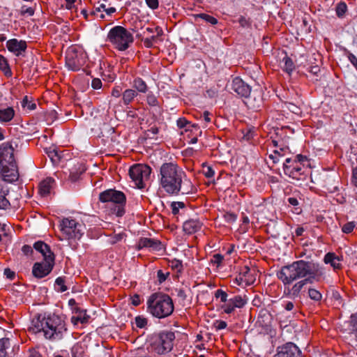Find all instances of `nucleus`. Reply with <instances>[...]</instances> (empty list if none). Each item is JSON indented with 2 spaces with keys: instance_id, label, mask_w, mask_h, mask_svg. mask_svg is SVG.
I'll list each match as a JSON object with an SVG mask.
<instances>
[{
  "instance_id": "obj_48",
  "label": "nucleus",
  "mask_w": 357,
  "mask_h": 357,
  "mask_svg": "<svg viewBox=\"0 0 357 357\" xmlns=\"http://www.w3.org/2000/svg\"><path fill=\"white\" fill-rule=\"evenodd\" d=\"M294 162L295 165H298L301 167V165L304 166V163L307 162V158L306 156L298 154L294 159Z\"/></svg>"
},
{
  "instance_id": "obj_29",
  "label": "nucleus",
  "mask_w": 357,
  "mask_h": 357,
  "mask_svg": "<svg viewBox=\"0 0 357 357\" xmlns=\"http://www.w3.org/2000/svg\"><path fill=\"white\" fill-rule=\"evenodd\" d=\"M137 96V92L135 90L128 89L122 93V101L123 105H128Z\"/></svg>"
},
{
  "instance_id": "obj_31",
  "label": "nucleus",
  "mask_w": 357,
  "mask_h": 357,
  "mask_svg": "<svg viewBox=\"0 0 357 357\" xmlns=\"http://www.w3.org/2000/svg\"><path fill=\"white\" fill-rule=\"evenodd\" d=\"M132 86L139 93H145L148 91V86L146 82L140 77H137L134 79Z\"/></svg>"
},
{
  "instance_id": "obj_58",
  "label": "nucleus",
  "mask_w": 357,
  "mask_h": 357,
  "mask_svg": "<svg viewBox=\"0 0 357 357\" xmlns=\"http://www.w3.org/2000/svg\"><path fill=\"white\" fill-rule=\"evenodd\" d=\"M3 274L9 280H13L15 277V273L8 268L4 269Z\"/></svg>"
},
{
  "instance_id": "obj_60",
  "label": "nucleus",
  "mask_w": 357,
  "mask_h": 357,
  "mask_svg": "<svg viewBox=\"0 0 357 357\" xmlns=\"http://www.w3.org/2000/svg\"><path fill=\"white\" fill-rule=\"evenodd\" d=\"M91 86L94 89H100L102 87V82L98 78H94L92 80Z\"/></svg>"
},
{
  "instance_id": "obj_49",
  "label": "nucleus",
  "mask_w": 357,
  "mask_h": 357,
  "mask_svg": "<svg viewBox=\"0 0 357 357\" xmlns=\"http://www.w3.org/2000/svg\"><path fill=\"white\" fill-rule=\"evenodd\" d=\"M172 212L174 215H176L178 213L179 208L184 207V204L183 202H172L171 204Z\"/></svg>"
},
{
  "instance_id": "obj_51",
  "label": "nucleus",
  "mask_w": 357,
  "mask_h": 357,
  "mask_svg": "<svg viewBox=\"0 0 357 357\" xmlns=\"http://www.w3.org/2000/svg\"><path fill=\"white\" fill-rule=\"evenodd\" d=\"M355 227V225L354 222H349L344 224L342 228V231L345 234L351 233L354 228Z\"/></svg>"
},
{
  "instance_id": "obj_13",
  "label": "nucleus",
  "mask_w": 357,
  "mask_h": 357,
  "mask_svg": "<svg viewBox=\"0 0 357 357\" xmlns=\"http://www.w3.org/2000/svg\"><path fill=\"white\" fill-rule=\"evenodd\" d=\"M231 89L239 96L246 98H249L251 93V86L239 77L232 79Z\"/></svg>"
},
{
  "instance_id": "obj_5",
  "label": "nucleus",
  "mask_w": 357,
  "mask_h": 357,
  "mask_svg": "<svg viewBox=\"0 0 357 357\" xmlns=\"http://www.w3.org/2000/svg\"><path fill=\"white\" fill-rule=\"evenodd\" d=\"M99 200L103 203H108L112 213L118 217L125 213L126 197L123 192L114 189H108L99 194Z\"/></svg>"
},
{
  "instance_id": "obj_24",
  "label": "nucleus",
  "mask_w": 357,
  "mask_h": 357,
  "mask_svg": "<svg viewBox=\"0 0 357 357\" xmlns=\"http://www.w3.org/2000/svg\"><path fill=\"white\" fill-rule=\"evenodd\" d=\"M202 223L198 220H189L183 223V231L188 234H192L199 231L202 227Z\"/></svg>"
},
{
  "instance_id": "obj_16",
  "label": "nucleus",
  "mask_w": 357,
  "mask_h": 357,
  "mask_svg": "<svg viewBox=\"0 0 357 357\" xmlns=\"http://www.w3.org/2000/svg\"><path fill=\"white\" fill-rule=\"evenodd\" d=\"M151 172V168L144 164H135L129 169L130 178H148Z\"/></svg>"
},
{
  "instance_id": "obj_20",
  "label": "nucleus",
  "mask_w": 357,
  "mask_h": 357,
  "mask_svg": "<svg viewBox=\"0 0 357 357\" xmlns=\"http://www.w3.org/2000/svg\"><path fill=\"white\" fill-rule=\"evenodd\" d=\"M34 249L42 254L44 257V261H47L49 258L52 259V262H54V255L51 251L49 245L43 241H37L33 244Z\"/></svg>"
},
{
  "instance_id": "obj_36",
  "label": "nucleus",
  "mask_w": 357,
  "mask_h": 357,
  "mask_svg": "<svg viewBox=\"0 0 357 357\" xmlns=\"http://www.w3.org/2000/svg\"><path fill=\"white\" fill-rule=\"evenodd\" d=\"M35 13V6H27L23 5L20 10V13L22 16H33Z\"/></svg>"
},
{
  "instance_id": "obj_4",
  "label": "nucleus",
  "mask_w": 357,
  "mask_h": 357,
  "mask_svg": "<svg viewBox=\"0 0 357 357\" xmlns=\"http://www.w3.org/2000/svg\"><path fill=\"white\" fill-rule=\"evenodd\" d=\"M16 142H5L0 145V174L3 178L16 177L19 178L20 174L14 159V145Z\"/></svg>"
},
{
  "instance_id": "obj_56",
  "label": "nucleus",
  "mask_w": 357,
  "mask_h": 357,
  "mask_svg": "<svg viewBox=\"0 0 357 357\" xmlns=\"http://www.w3.org/2000/svg\"><path fill=\"white\" fill-rule=\"evenodd\" d=\"M132 186L138 189H143L146 187V183L144 180H132Z\"/></svg>"
},
{
  "instance_id": "obj_30",
  "label": "nucleus",
  "mask_w": 357,
  "mask_h": 357,
  "mask_svg": "<svg viewBox=\"0 0 357 357\" xmlns=\"http://www.w3.org/2000/svg\"><path fill=\"white\" fill-rule=\"evenodd\" d=\"M192 17L195 22H197L199 19H202L212 25L218 24V20L216 18L206 13L193 14Z\"/></svg>"
},
{
  "instance_id": "obj_33",
  "label": "nucleus",
  "mask_w": 357,
  "mask_h": 357,
  "mask_svg": "<svg viewBox=\"0 0 357 357\" xmlns=\"http://www.w3.org/2000/svg\"><path fill=\"white\" fill-rule=\"evenodd\" d=\"M73 357H84L85 345L82 343H76L71 349Z\"/></svg>"
},
{
  "instance_id": "obj_55",
  "label": "nucleus",
  "mask_w": 357,
  "mask_h": 357,
  "mask_svg": "<svg viewBox=\"0 0 357 357\" xmlns=\"http://www.w3.org/2000/svg\"><path fill=\"white\" fill-rule=\"evenodd\" d=\"M148 7L152 10H155L158 8V0H145Z\"/></svg>"
},
{
  "instance_id": "obj_8",
  "label": "nucleus",
  "mask_w": 357,
  "mask_h": 357,
  "mask_svg": "<svg viewBox=\"0 0 357 357\" xmlns=\"http://www.w3.org/2000/svg\"><path fill=\"white\" fill-rule=\"evenodd\" d=\"M61 230L68 238L79 239L84 233L85 227L82 223L69 218H63L61 222Z\"/></svg>"
},
{
  "instance_id": "obj_9",
  "label": "nucleus",
  "mask_w": 357,
  "mask_h": 357,
  "mask_svg": "<svg viewBox=\"0 0 357 357\" xmlns=\"http://www.w3.org/2000/svg\"><path fill=\"white\" fill-rule=\"evenodd\" d=\"M86 56L83 52L77 51L75 47H71L66 52V66L73 71L79 70L85 63Z\"/></svg>"
},
{
  "instance_id": "obj_61",
  "label": "nucleus",
  "mask_w": 357,
  "mask_h": 357,
  "mask_svg": "<svg viewBox=\"0 0 357 357\" xmlns=\"http://www.w3.org/2000/svg\"><path fill=\"white\" fill-rule=\"evenodd\" d=\"M347 58L356 68L357 67V57L354 54L349 52L347 54Z\"/></svg>"
},
{
  "instance_id": "obj_62",
  "label": "nucleus",
  "mask_w": 357,
  "mask_h": 357,
  "mask_svg": "<svg viewBox=\"0 0 357 357\" xmlns=\"http://www.w3.org/2000/svg\"><path fill=\"white\" fill-rule=\"evenodd\" d=\"M200 119L204 121L206 123L211 122L210 113L205 111L203 114H200Z\"/></svg>"
},
{
  "instance_id": "obj_46",
  "label": "nucleus",
  "mask_w": 357,
  "mask_h": 357,
  "mask_svg": "<svg viewBox=\"0 0 357 357\" xmlns=\"http://www.w3.org/2000/svg\"><path fill=\"white\" fill-rule=\"evenodd\" d=\"M105 9V3H99V5L96 7H95L94 10L91 12L92 15H97L98 17H100V18H104L105 16L103 14L98 15V13L101 12L102 10H104Z\"/></svg>"
},
{
  "instance_id": "obj_57",
  "label": "nucleus",
  "mask_w": 357,
  "mask_h": 357,
  "mask_svg": "<svg viewBox=\"0 0 357 357\" xmlns=\"http://www.w3.org/2000/svg\"><path fill=\"white\" fill-rule=\"evenodd\" d=\"M171 266L176 269L178 271H181L183 267L182 262L177 259H174L171 261Z\"/></svg>"
},
{
  "instance_id": "obj_23",
  "label": "nucleus",
  "mask_w": 357,
  "mask_h": 357,
  "mask_svg": "<svg viewBox=\"0 0 357 357\" xmlns=\"http://www.w3.org/2000/svg\"><path fill=\"white\" fill-rule=\"evenodd\" d=\"M54 186V180H41L38 184L39 194L43 197L49 195Z\"/></svg>"
},
{
  "instance_id": "obj_43",
  "label": "nucleus",
  "mask_w": 357,
  "mask_h": 357,
  "mask_svg": "<svg viewBox=\"0 0 357 357\" xmlns=\"http://www.w3.org/2000/svg\"><path fill=\"white\" fill-rule=\"evenodd\" d=\"M215 296L220 298V301L225 303V304L228 302L227 294L222 289H218L215 293Z\"/></svg>"
},
{
  "instance_id": "obj_41",
  "label": "nucleus",
  "mask_w": 357,
  "mask_h": 357,
  "mask_svg": "<svg viewBox=\"0 0 357 357\" xmlns=\"http://www.w3.org/2000/svg\"><path fill=\"white\" fill-rule=\"evenodd\" d=\"M159 33L156 36H152L150 38H146L144 39V46L147 48H151L153 46V44L156 43L158 38Z\"/></svg>"
},
{
  "instance_id": "obj_32",
  "label": "nucleus",
  "mask_w": 357,
  "mask_h": 357,
  "mask_svg": "<svg viewBox=\"0 0 357 357\" xmlns=\"http://www.w3.org/2000/svg\"><path fill=\"white\" fill-rule=\"evenodd\" d=\"M281 63L283 64V66H282L283 70H284L289 75H290L295 68V65L291 59H290L287 55L283 57Z\"/></svg>"
},
{
  "instance_id": "obj_19",
  "label": "nucleus",
  "mask_w": 357,
  "mask_h": 357,
  "mask_svg": "<svg viewBox=\"0 0 357 357\" xmlns=\"http://www.w3.org/2000/svg\"><path fill=\"white\" fill-rule=\"evenodd\" d=\"M284 170L289 177L296 178V176L301 174L299 172L301 170V167L298 165H295L294 160L291 158H287L284 163Z\"/></svg>"
},
{
  "instance_id": "obj_25",
  "label": "nucleus",
  "mask_w": 357,
  "mask_h": 357,
  "mask_svg": "<svg viewBox=\"0 0 357 357\" xmlns=\"http://www.w3.org/2000/svg\"><path fill=\"white\" fill-rule=\"evenodd\" d=\"M161 185L165 190L172 195H177L178 193V180H160Z\"/></svg>"
},
{
  "instance_id": "obj_42",
  "label": "nucleus",
  "mask_w": 357,
  "mask_h": 357,
  "mask_svg": "<svg viewBox=\"0 0 357 357\" xmlns=\"http://www.w3.org/2000/svg\"><path fill=\"white\" fill-rule=\"evenodd\" d=\"M22 107H27L29 110H33L36 107V105L34 102H32L31 101L29 100V98L27 96H24L22 102Z\"/></svg>"
},
{
  "instance_id": "obj_18",
  "label": "nucleus",
  "mask_w": 357,
  "mask_h": 357,
  "mask_svg": "<svg viewBox=\"0 0 357 357\" xmlns=\"http://www.w3.org/2000/svg\"><path fill=\"white\" fill-rule=\"evenodd\" d=\"M137 248L139 250L147 248L154 251H160L163 248L160 241L149 238H140L137 244Z\"/></svg>"
},
{
  "instance_id": "obj_52",
  "label": "nucleus",
  "mask_w": 357,
  "mask_h": 357,
  "mask_svg": "<svg viewBox=\"0 0 357 357\" xmlns=\"http://www.w3.org/2000/svg\"><path fill=\"white\" fill-rule=\"evenodd\" d=\"M169 275V273L168 272L164 273L162 270L158 271L157 277H158L159 283L161 284L163 282H165Z\"/></svg>"
},
{
  "instance_id": "obj_27",
  "label": "nucleus",
  "mask_w": 357,
  "mask_h": 357,
  "mask_svg": "<svg viewBox=\"0 0 357 357\" xmlns=\"http://www.w3.org/2000/svg\"><path fill=\"white\" fill-rule=\"evenodd\" d=\"M178 192L183 195L192 193L196 190L190 180H178Z\"/></svg>"
},
{
  "instance_id": "obj_45",
  "label": "nucleus",
  "mask_w": 357,
  "mask_h": 357,
  "mask_svg": "<svg viewBox=\"0 0 357 357\" xmlns=\"http://www.w3.org/2000/svg\"><path fill=\"white\" fill-rule=\"evenodd\" d=\"M135 324L137 327L142 328L147 324V319L142 316H137L135 317Z\"/></svg>"
},
{
  "instance_id": "obj_14",
  "label": "nucleus",
  "mask_w": 357,
  "mask_h": 357,
  "mask_svg": "<svg viewBox=\"0 0 357 357\" xmlns=\"http://www.w3.org/2000/svg\"><path fill=\"white\" fill-rule=\"evenodd\" d=\"M54 262L49 258L47 261L36 263L32 269L33 275L38 278H42L47 275L52 270Z\"/></svg>"
},
{
  "instance_id": "obj_35",
  "label": "nucleus",
  "mask_w": 357,
  "mask_h": 357,
  "mask_svg": "<svg viewBox=\"0 0 357 357\" xmlns=\"http://www.w3.org/2000/svg\"><path fill=\"white\" fill-rule=\"evenodd\" d=\"M308 296L311 300L315 302H320L322 299V294L314 288H309Z\"/></svg>"
},
{
  "instance_id": "obj_40",
  "label": "nucleus",
  "mask_w": 357,
  "mask_h": 357,
  "mask_svg": "<svg viewBox=\"0 0 357 357\" xmlns=\"http://www.w3.org/2000/svg\"><path fill=\"white\" fill-rule=\"evenodd\" d=\"M47 154L54 164H57L59 162L61 156L56 150L53 149L52 151H50L49 152H47Z\"/></svg>"
},
{
  "instance_id": "obj_21",
  "label": "nucleus",
  "mask_w": 357,
  "mask_h": 357,
  "mask_svg": "<svg viewBox=\"0 0 357 357\" xmlns=\"http://www.w3.org/2000/svg\"><path fill=\"white\" fill-rule=\"evenodd\" d=\"M90 316L86 314V310L80 309L77 307L74 309V315L71 317V322L74 325L79 323L86 324L89 322Z\"/></svg>"
},
{
  "instance_id": "obj_64",
  "label": "nucleus",
  "mask_w": 357,
  "mask_h": 357,
  "mask_svg": "<svg viewBox=\"0 0 357 357\" xmlns=\"http://www.w3.org/2000/svg\"><path fill=\"white\" fill-rule=\"evenodd\" d=\"M112 95L114 97L118 98L121 95V89L119 86H116L112 89Z\"/></svg>"
},
{
  "instance_id": "obj_54",
  "label": "nucleus",
  "mask_w": 357,
  "mask_h": 357,
  "mask_svg": "<svg viewBox=\"0 0 357 357\" xmlns=\"http://www.w3.org/2000/svg\"><path fill=\"white\" fill-rule=\"evenodd\" d=\"M47 121H54L58 119V113L56 110H51L48 112L46 116Z\"/></svg>"
},
{
  "instance_id": "obj_17",
  "label": "nucleus",
  "mask_w": 357,
  "mask_h": 357,
  "mask_svg": "<svg viewBox=\"0 0 357 357\" xmlns=\"http://www.w3.org/2000/svg\"><path fill=\"white\" fill-rule=\"evenodd\" d=\"M6 47L8 51L13 53L15 56H21L27 48V45L24 40H19L16 38L10 39L6 42Z\"/></svg>"
},
{
  "instance_id": "obj_6",
  "label": "nucleus",
  "mask_w": 357,
  "mask_h": 357,
  "mask_svg": "<svg viewBox=\"0 0 357 357\" xmlns=\"http://www.w3.org/2000/svg\"><path fill=\"white\" fill-rule=\"evenodd\" d=\"M107 40L116 49L120 51L126 50L133 43L132 34L121 26H115L108 32Z\"/></svg>"
},
{
  "instance_id": "obj_12",
  "label": "nucleus",
  "mask_w": 357,
  "mask_h": 357,
  "mask_svg": "<svg viewBox=\"0 0 357 357\" xmlns=\"http://www.w3.org/2000/svg\"><path fill=\"white\" fill-rule=\"evenodd\" d=\"M248 298L245 295H237L228 300L222 308L226 314H231L235 308H242L248 303Z\"/></svg>"
},
{
  "instance_id": "obj_47",
  "label": "nucleus",
  "mask_w": 357,
  "mask_h": 357,
  "mask_svg": "<svg viewBox=\"0 0 357 357\" xmlns=\"http://www.w3.org/2000/svg\"><path fill=\"white\" fill-rule=\"evenodd\" d=\"M202 172L203 174L207 178L213 176L215 174L212 167L207 165H203Z\"/></svg>"
},
{
  "instance_id": "obj_63",
  "label": "nucleus",
  "mask_w": 357,
  "mask_h": 357,
  "mask_svg": "<svg viewBox=\"0 0 357 357\" xmlns=\"http://www.w3.org/2000/svg\"><path fill=\"white\" fill-rule=\"evenodd\" d=\"M22 250L26 255H29L33 252L32 247L28 245H24Z\"/></svg>"
},
{
  "instance_id": "obj_53",
  "label": "nucleus",
  "mask_w": 357,
  "mask_h": 357,
  "mask_svg": "<svg viewBox=\"0 0 357 357\" xmlns=\"http://www.w3.org/2000/svg\"><path fill=\"white\" fill-rule=\"evenodd\" d=\"M223 261V256L220 254H215L213 256L211 261L217 266H220Z\"/></svg>"
},
{
  "instance_id": "obj_26",
  "label": "nucleus",
  "mask_w": 357,
  "mask_h": 357,
  "mask_svg": "<svg viewBox=\"0 0 357 357\" xmlns=\"http://www.w3.org/2000/svg\"><path fill=\"white\" fill-rule=\"evenodd\" d=\"M15 110L11 107L6 108H0V122L1 123H8L15 116Z\"/></svg>"
},
{
  "instance_id": "obj_37",
  "label": "nucleus",
  "mask_w": 357,
  "mask_h": 357,
  "mask_svg": "<svg viewBox=\"0 0 357 357\" xmlns=\"http://www.w3.org/2000/svg\"><path fill=\"white\" fill-rule=\"evenodd\" d=\"M351 331L357 342V313L351 316Z\"/></svg>"
},
{
  "instance_id": "obj_10",
  "label": "nucleus",
  "mask_w": 357,
  "mask_h": 357,
  "mask_svg": "<svg viewBox=\"0 0 357 357\" xmlns=\"http://www.w3.org/2000/svg\"><path fill=\"white\" fill-rule=\"evenodd\" d=\"M314 282H317V280H314L311 278V275L307 278H305L303 280H299L294 284L291 287L287 285L288 287L284 286V294L291 298H296L300 297L301 291L305 286L307 283H313Z\"/></svg>"
},
{
  "instance_id": "obj_44",
  "label": "nucleus",
  "mask_w": 357,
  "mask_h": 357,
  "mask_svg": "<svg viewBox=\"0 0 357 357\" xmlns=\"http://www.w3.org/2000/svg\"><path fill=\"white\" fill-rule=\"evenodd\" d=\"M250 270L249 268L245 266L244 271L240 273V280H245L247 282L252 281V278H250Z\"/></svg>"
},
{
  "instance_id": "obj_38",
  "label": "nucleus",
  "mask_w": 357,
  "mask_h": 357,
  "mask_svg": "<svg viewBox=\"0 0 357 357\" xmlns=\"http://www.w3.org/2000/svg\"><path fill=\"white\" fill-rule=\"evenodd\" d=\"M55 285L57 287V291L60 292L66 291L68 288L65 284V280L62 277H59L55 280Z\"/></svg>"
},
{
  "instance_id": "obj_15",
  "label": "nucleus",
  "mask_w": 357,
  "mask_h": 357,
  "mask_svg": "<svg viewBox=\"0 0 357 357\" xmlns=\"http://www.w3.org/2000/svg\"><path fill=\"white\" fill-rule=\"evenodd\" d=\"M301 351L292 342H288L278 348V352L273 357H301Z\"/></svg>"
},
{
  "instance_id": "obj_3",
  "label": "nucleus",
  "mask_w": 357,
  "mask_h": 357,
  "mask_svg": "<svg viewBox=\"0 0 357 357\" xmlns=\"http://www.w3.org/2000/svg\"><path fill=\"white\" fill-rule=\"evenodd\" d=\"M174 306L171 297L162 293H154L147 300V310L153 317L163 319L174 312Z\"/></svg>"
},
{
  "instance_id": "obj_11",
  "label": "nucleus",
  "mask_w": 357,
  "mask_h": 357,
  "mask_svg": "<svg viewBox=\"0 0 357 357\" xmlns=\"http://www.w3.org/2000/svg\"><path fill=\"white\" fill-rule=\"evenodd\" d=\"M161 178H183L185 176L184 172L176 165L169 162L160 167Z\"/></svg>"
},
{
  "instance_id": "obj_50",
  "label": "nucleus",
  "mask_w": 357,
  "mask_h": 357,
  "mask_svg": "<svg viewBox=\"0 0 357 357\" xmlns=\"http://www.w3.org/2000/svg\"><path fill=\"white\" fill-rule=\"evenodd\" d=\"M146 100L150 106H157L158 105L157 98L152 93L148 94Z\"/></svg>"
},
{
  "instance_id": "obj_34",
  "label": "nucleus",
  "mask_w": 357,
  "mask_h": 357,
  "mask_svg": "<svg viewBox=\"0 0 357 357\" xmlns=\"http://www.w3.org/2000/svg\"><path fill=\"white\" fill-rule=\"evenodd\" d=\"M0 69L4 73L7 77L12 75V71L8 66L6 59L0 54Z\"/></svg>"
},
{
  "instance_id": "obj_1",
  "label": "nucleus",
  "mask_w": 357,
  "mask_h": 357,
  "mask_svg": "<svg viewBox=\"0 0 357 357\" xmlns=\"http://www.w3.org/2000/svg\"><path fill=\"white\" fill-rule=\"evenodd\" d=\"M278 278L284 286L290 285L294 281L309 277L317 282L325 279L326 272L319 264L305 260H298L282 266L276 273Z\"/></svg>"
},
{
  "instance_id": "obj_7",
  "label": "nucleus",
  "mask_w": 357,
  "mask_h": 357,
  "mask_svg": "<svg viewBox=\"0 0 357 357\" xmlns=\"http://www.w3.org/2000/svg\"><path fill=\"white\" fill-rule=\"evenodd\" d=\"M175 333L170 331H163L155 334L152 338V348L158 354H165L174 347Z\"/></svg>"
},
{
  "instance_id": "obj_22",
  "label": "nucleus",
  "mask_w": 357,
  "mask_h": 357,
  "mask_svg": "<svg viewBox=\"0 0 357 357\" xmlns=\"http://www.w3.org/2000/svg\"><path fill=\"white\" fill-rule=\"evenodd\" d=\"M8 180H3V183H0V209H6L10 206V202L6 198L9 193V188L7 185ZM11 181L12 180H9Z\"/></svg>"
},
{
  "instance_id": "obj_39",
  "label": "nucleus",
  "mask_w": 357,
  "mask_h": 357,
  "mask_svg": "<svg viewBox=\"0 0 357 357\" xmlns=\"http://www.w3.org/2000/svg\"><path fill=\"white\" fill-rule=\"evenodd\" d=\"M347 10V4L344 2H340L336 6V14L339 17H342Z\"/></svg>"
},
{
  "instance_id": "obj_59",
  "label": "nucleus",
  "mask_w": 357,
  "mask_h": 357,
  "mask_svg": "<svg viewBox=\"0 0 357 357\" xmlns=\"http://www.w3.org/2000/svg\"><path fill=\"white\" fill-rule=\"evenodd\" d=\"M227 324L226 321L222 320H218L215 323V327L217 330H222L227 327Z\"/></svg>"
},
{
  "instance_id": "obj_28",
  "label": "nucleus",
  "mask_w": 357,
  "mask_h": 357,
  "mask_svg": "<svg viewBox=\"0 0 357 357\" xmlns=\"http://www.w3.org/2000/svg\"><path fill=\"white\" fill-rule=\"evenodd\" d=\"M326 264H330L334 269L341 268L340 259L332 252L327 253L324 259Z\"/></svg>"
},
{
  "instance_id": "obj_2",
  "label": "nucleus",
  "mask_w": 357,
  "mask_h": 357,
  "mask_svg": "<svg viewBox=\"0 0 357 357\" xmlns=\"http://www.w3.org/2000/svg\"><path fill=\"white\" fill-rule=\"evenodd\" d=\"M29 331L35 334L43 333L47 340H59L63 338L67 328L65 321L56 314L37 315L31 320Z\"/></svg>"
}]
</instances>
